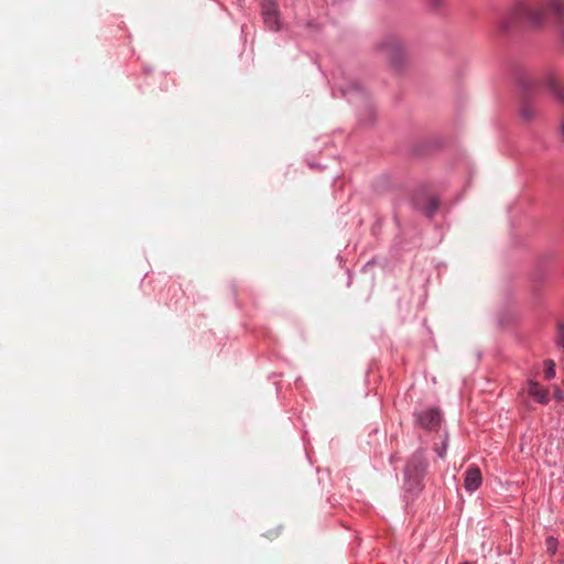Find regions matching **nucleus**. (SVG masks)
<instances>
[{
  "instance_id": "nucleus-7",
  "label": "nucleus",
  "mask_w": 564,
  "mask_h": 564,
  "mask_svg": "<svg viewBox=\"0 0 564 564\" xmlns=\"http://www.w3.org/2000/svg\"><path fill=\"white\" fill-rule=\"evenodd\" d=\"M528 392L531 397L536 399L538 402L545 404L549 402V391L540 386L536 381L531 380L529 382Z\"/></svg>"
},
{
  "instance_id": "nucleus-5",
  "label": "nucleus",
  "mask_w": 564,
  "mask_h": 564,
  "mask_svg": "<svg viewBox=\"0 0 564 564\" xmlns=\"http://www.w3.org/2000/svg\"><path fill=\"white\" fill-rule=\"evenodd\" d=\"M482 482V477L479 468L473 467L466 470L464 487L467 491L473 492L477 490Z\"/></svg>"
},
{
  "instance_id": "nucleus-2",
  "label": "nucleus",
  "mask_w": 564,
  "mask_h": 564,
  "mask_svg": "<svg viewBox=\"0 0 564 564\" xmlns=\"http://www.w3.org/2000/svg\"><path fill=\"white\" fill-rule=\"evenodd\" d=\"M379 48L395 65L403 63L408 58L406 47L395 39H388L381 42Z\"/></svg>"
},
{
  "instance_id": "nucleus-3",
  "label": "nucleus",
  "mask_w": 564,
  "mask_h": 564,
  "mask_svg": "<svg viewBox=\"0 0 564 564\" xmlns=\"http://www.w3.org/2000/svg\"><path fill=\"white\" fill-rule=\"evenodd\" d=\"M262 17L269 30L274 32L280 30L279 3L275 0H263Z\"/></svg>"
},
{
  "instance_id": "nucleus-13",
  "label": "nucleus",
  "mask_w": 564,
  "mask_h": 564,
  "mask_svg": "<svg viewBox=\"0 0 564 564\" xmlns=\"http://www.w3.org/2000/svg\"><path fill=\"white\" fill-rule=\"evenodd\" d=\"M554 398L557 401H562L564 399L563 392L557 387L554 389Z\"/></svg>"
},
{
  "instance_id": "nucleus-4",
  "label": "nucleus",
  "mask_w": 564,
  "mask_h": 564,
  "mask_svg": "<svg viewBox=\"0 0 564 564\" xmlns=\"http://www.w3.org/2000/svg\"><path fill=\"white\" fill-rule=\"evenodd\" d=\"M543 83L554 98L564 102V79L560 74L555 72H547L544 76Z\"/></svg>"
},
{
  "instance_id": "nucleus-11",
  "label": "nucleus",
  "mask_w": 564,
  "mask_h": 564,
  "mask_svg": "<svg viewBox=\"0 0 564 564\" xmlns=\"http://www.w3.org/2000/svg\"><path fill=\"white\" fill-rule=\"evenodd\" d=\"M557 344L564 348V325L558 326Z\"/></svg>"
},
{
  "instance_id": "nucleus-1",
  "label": "nucleus",
  "mask_w": 564,
  "mask_h": 564,
  "mask_svg": "<svg viewBox=\"0 0 564 564\" xmlns=\"http://www.w3.org/2000/svg\"><path fill=\"white\" fill-rule=\"evenodd\" d=\"M512 14L514 18H527L535 23L542 21L546 14L560 19L564 17V0H544L534 4L518 2L512 9Z\"/></svg>"
},
{
  "instance_id": "nucleus-14",
  "label": "nucleus",
  "mask_w": 564,
  "mask_h": 564,
  "mask_svg": "<svg viewBox=\"0 0 564 564\" xmlns=\"http://www.w3.org/2000/svg\"><path fill=\"white\" fill-rule=\"evenodd\" d=\"M561 132H562V134H563V137H564V120H563V121H562V123H561Z\"/></svg>"
},
{
  "instance_id": "nucleus-9",
  "label": "nucleus",
  "mask_w": 564,
  "mask_h": 564,
  "mask_svg": "<svg viewBox=\"0 0 564 564\" xmlns=\"http://www.w3.org/2000/svg\"><path fill=\"white\" fill-rule=\"evenodd\" d=\"M558 540L552 535H549L546 539H545V547H546V553L550 555V556H554L557 552V549H558Z\"/></svg>"
},
{
  "instance_id": "nucleus-6",
  "label": "nucleus",
  "mask_w": 564,
  "mask_h": 564,
  "mask_svg": "<svg viewBox=\"0 0 564 564\" xmlns=\"http://www.w3.org/2000/svg\"><path fill=\"white\" fill-rule=\"evenodd\" d=\"M419 420L422 426L433 429L440 425L441 414L437 410H427L420 415Z\"/></svg>"
},
{
  "instance_id": "nucleus-8",
  "label": "nucleus",
  "mask_w": 564,
  "mask_h": 564,
  "mask_svg": "<svg viewBox=\"0 0 564 564\" xmlns=\"http://www.w3.org/2000/svg\"><path fill=\"white\" fill-rule=\"evenodd\" d=\"M536 109L528 102H523L519 108V116L524 122L533 121L536 117Z\"/></svg>"
},
{
  "instance_id": "nucleus-12",
  "label": "nucleus",
  "mask_w": 564,
  "mask_h": 564,
  "mask_svg": "<svg viewBox=\"0 0 564 564\" xmlns=\"http://www.w3.org/2000/svg\"><path fill=\"white\" fill-rule=\"evenodd\" d=\"M438 208V202L435 198H432L429 203L427 214L432 215Z\"/></svg>"
},
{
  "instance_id": "nucleus-10",
  "label": "nucleus",
  "mask_w": 564,
  "mask_h": 564,
  "mask_svg": "<svg viewBox=\"0 0 564 564\" xmlns=\"http://www.w3.org/2000/svg\"><path fill=\"white\" fill-rule=\"evenodd\" d=\"M544 367H545V377L546 379H552L555 377V364L553 360L551 359H547L544 361Z\"/></svg>"
}]
</instances>
